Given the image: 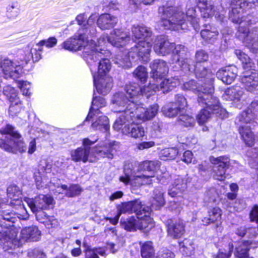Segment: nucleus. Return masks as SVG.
Wrapping results in <instances>:
<instances>
[{"instance_id": "obj_1", "label": "nucleus", "mask_w": 258, "mask_h": 258, "mask_svg": "<svg viewBox=\"0 0 258 258\" xmlns=\"http://www.w3.org/2000/svg\"><path fill=\"white\" fill-rule=\"evenodd\" d=\"M130 40L129 33L122 29H114L110 32L109 36L101 35L98 40V44L95 43L89 53L94 57L93 60L91 61V63L87 62L90 67L91 72H93V66L98 64L97 75L96 76L98 77L106 76V74L111 69L110 60L107 57L110 56L111 53L108 50L105 49L104 46L110 43L116 47H123Z\"/></svg>"}, {"instance_id": "obj_2", "label": "nucleus", "mask_w": 258, "mask_h": 258, "mask_svg": "<svg viewBox=\"0 0 258 258\" xmlns=\"http://www.w3.org/2000/svg\"><path fill=\"white\" fill-rule=\"evenodd\" d=\"M160 165V163L157 161H145L138 167L132 163L126 164L123 173L119 177V181L125 184L130 183L137 187L152 184V178Z\"/></svg>"}, {"instance_id": "obj_3", "label": "nucleus", "mask_w": 258, "mask_h": 258, "mask_svg": "<svg viewBox=\"0 0 258 258\" xmlns=\"http://www.w3.org/2000/svg\"><path fill=\"white\" fill-rule=\"evenodd\" d=\"M6 222L3 223V226L7 227L0 230V244L5 250L14 249L22 245L26 241H37L40 238L41 232L38 227L35 226L26 227L22 229L20 238L17 237L18 231L13 228H9ZM11 224L10 227L13 226Z\"/></svg>"}, {"instance_id": "obj_4", "label": "nucleus", "mask_w": 258, "mask_h": 258, "mask_svg": "<svg viewBox=\"0 0 258 258\" xmlns=\"http://www.w3.org/2000/svg\"><path fill=\"white\" fill-rule=\"evenodd\" d=\"M158 13L161 17L160 24L166 29L176 31L187 29L186 18L196 17L194 8H189L185 15L180 7L166 5L159 8Z\"/></svg>"}, {"instance_id": "obj_5", "label": "nucleus", "mask_w": 258, "mask_h": 258, "mask_svg": "<svg viewBox=\"0 0 258 258\" xmlns=\"http://www.w3.org/2000/svg\"><path fill=\"white\" fill-rule=\"evenodd\" d=\"M96 30L92 27L89 29L78 30L77 33L73 37L70 38L65 41L62 44V47L69 51H77L84 49V57L88 63H91L94 57L91 55L90 50L94 48L95 43L93 38L96 36Z\"/></svg>"}, {"instance_id": "obj_6", "label": "nucleus", "mask_w": 258, "mask_h": 258, "mask_svg": "<svg viewBox=\"0 0 258 258\" xmlns=\"http://www.w3.org/2000/svg\"><path fill=\"white\" fill-rule=\"evenodd\" d=\"M151 46L152 44L149 40L139 41L129 52L118 53L114 57V63L118 67L128 69L132 66L131 57L133 59L139 58L143 62H147L150 60Z\"/></svg>"}, {"instance_id": "obj_7", "label": "nucleus", "mask_w": 258, "mask_h": 258, "mask_svg": "<svg viewBox=\"0 0 258 258\" xmlns=\"http://www.w3.org/2000/svg\"><path fill=\"white\" fill-rule=\"evenodd\" d=\"M154 51L158 54L166 55L172 52L173 59L179 67L187 69V64H183L186 57L187 48L183 45L170 43L162 36H157L154 41L153 46Z\"/></svg>"}, {"instance_id": "obj_8", "label": "nucleus", "mask_w": 258, "mask_h": 258, "mask_svg": "<svg viewBox=\"0 0 258 258\" xmlns=\"http://www.w3.org/2000/svg\"><path fill=\"white\" fill-rule=\"evenodd\" d=\"M0 133L8 135L7 140L0 139V148L9 152L22 153L26 151V145L22 135L10 124L0 126Z\"/></svg>"}, {"instance_id": "obj_9", "label": "nucleus", "mask_w": 258, "mask_h": 258, "mask_svg": "<svg viewBox=\"0 0 258 258\" xmlns=\"http://www.w3.org/2000/svg\"><path fill=\"white\" fill-rule=\"evenodd\" d=\"M182 89L184 90L192 91L197 94L198 101L199 104L206 103L210 106L213 105L216 107L215 110H219L221 111V114L223 116H225V109L220 106L219 100L213 95L214 92L213 86H198L196 82L191 80L185 82L183 84Z\"/></svg>"}, {"instance_id": "obj_10", "label": "nucleus", "mask_w": 258, "mask_h": 258, "mask_svg": "<svg viewBox=\"0 0 258 258\" xmlns=\"http://www.w3.org/2000/svg\"><path fill=\"white\" fill-rule=\"evenodd\" d=\"M136 120L135 113L127 114L126 111L117 117L113 127L116 131L121 130L124 135L136 139L140 138L144 136L145 131L141 124L135 123Z\"/></svg>"}, {"instance_id": "obj_11", "label": "nucleus", "mask_w": 258, "mask_h": 258, "mask_svg": "<svg viewBox=\"0 0 258 258\" xmlns=\"http://www.w3.org/2000/svg\"><path fill=\"white\" fill-rule=\"evenodd\" d=\"M243 13V12L240 15L236 13L237 17L238 15L240 16L238 22H233L230 19V20L233 23L240 24L236 33L237 37L249 48L256 49L258 48V33L256 30L251 32L249 31L246 22L242 20Z\"/></svg>"}, {"instance_id": "obj_12", "label": "nucleus", "mask_w": 258, "mask_h": 258, "mask_svg": "<svg viewBox=\"0 0 258 258\" xmlns=\"http://www.w3.org/2000/svg\"><path fill=\"white\" fill-rule=\"evenodd\" d=\"M24 201L32 212L35 214L37 220L41 223H45L43 221V216L46 217V213L42 210L49 208V206L52 204V198L50 196L39 195L34 199L25 198Z\"/></svg>"}, {"instance_id": "obj_13", "label": "nucleus", "mask_w": 258, "mask_h": 258, "mask_svg": "<svg viewBox=\"0 0 258 258\" xmlns=\"http://www.w3.org/2000/svg\"><path fill=\"white\" fill-rule=\"evenodd\" d=\"M111 102L114 106V111L119 114L118 116H120L126 111L127 114L134 113L133 108L136 107V102L127 98L123 92L114 94L111 99Z\"/></svg>"}, {"instance_id": "obj_14", "label": "nucleus", "mask_w": 258, "mask_h": 258, "mask_svg": "<svg viewBox=\"0 0 258 258\" xmlns=\"http://www.w3.org/2000/svg\"><path fill=\"white\" fill-rule=\"evenodd\" d=\"M187 108L185 98L181 95L175 96V102L170 103L162 108L163 113L168 117H173L181 112H185Z\"/></svg>"}, {"instance_id": "obj_15", "label": "nucleus", "mask_w": 258, "mask_h": 258, "mask_svg": "<svg viewBox=\"0 0 258 258\" xmlns=\"http://www.w3.org/2000/svg\"><path fill=\"white\" fill-rule=\"evenodd\" d=\"M191 60L185 58L184 62H183V64H187V68L184 69L183 67H180V68L184 71L185 73L195 72L196 77L198 79H201L206 82L208 86H212V83L214 79V74L212 73L210 70L207 69L206 67L200 65L197 66L195 65L194 66H190V63L191 62Z\"/></svg>"}, {"instance_id": "obj_16", "label": "nucleus", "mask_w": 258, "mask_h": 258, "mask_svg": "<svg viewBox=\"0 0 258 258\" xmlns=\"http://www.w3.org/2000/svg\"><path fill=\"white\" fill-rule=\"evenodd\" d=\"M22 73L21 64H17L15 62L8 58H5L0 62V76L6 79L18 78Z\"/></svg>"}, {"instance_id": "obj_17", "label": "nucleus", "mask_w": 258, "mask_h": 258, "mask_svg": "<svg viewBox=\"0 0 258 258\" xmlns=\"http://www.w3.org/2000/svg\"><path fill=\"white\" fill-rule=\"evenodd\" d=\"M96 141H91L88 138L83 139V148L79 147L71 151V156L72 160L75 162L82 161L84 163L88 161H92L90 146L94 144Z\"/></svg>"}, {"instance_id": "obj_18", "label": "nucleus", "mask_w": 258, "mask_h": 258, "mask_svg": "<svg viewBox=\"0 0 258 258\" xmlns=\"http://www.w3.org/2000/svg\"><path fill=\"white\" fill-rule=\"evenodd\" d=\"M229 161L228 157L225 156L210 158L211 162L214 164V178L220 181L225 179L226 170L229 166Z\"/></svg>"}, {"instance_id": "obj_19", "label": "nucleus", "mask_w": 258, "mask_h": 258, "mask_svg": "<svg viewBox=\"0 0 258 258\" xmlns=\"http://www.w3.org/2000/svg\"><path fill=\"white\" fill-rule=\"evenodd\" d=\"M159 106L157 104L150 105L147 108L143 107L136 103V107L133 110L135 113L136 119L145 121L153 119L158 113Z\"/></svg>"}, {"instance_id": "obj_20", "label": "nucleus", "mask_w": 258, "mask_h": 258, "mask_svg": "<svg viewBox=\"0 0 258 258\" xmlns=\"http://www.w3.org/2000/svg\"><path fill=\"white\" fill-rule=\"evenodd\" d=\"M252 5L254 6H257L258 0H248V1L245 0H237L232 1L231 4V10L229 13V19L233 22H238L240 16L238 15L237 18L236 13L238 15H240L245 9V6L248 7L250 5L248 8H251L252 7Z\"/></svg>"}, {"instance_id": "obj_21", "label": "nucleus", "mask_w": 258, "mask_h": 258, "mask_svg": "<svg viewBox=\"0 0 258 258\" xmlns=\"http://www.w3.org/2000/svg\"><path fill=\"white\" fill-rule=\"evenodd\" d=\"M199 104L204 107L197 115V120L200 125H203L206 123L211 118L212 113L215 114L217 116L220 117L222 119L226 118L228 116V112L225 110V116H223V115L221 114V111L219 110H215L216 107L213 105L210 106L206 103Z\"/></svg>"}, {"instance_id": "obj_22", "label": "nucleus", "mask_w": 258, "mask_h": 258, "mask_svg": "<svg viewBox=\"0 0 258 258\" xmlns=\"http://www.w3.org/2000/svg\"><path fill=\"white\" fill-rule=\"evenodd\" d=\"M151 209L149 207L144 206L140 213H138V229L147 232L154 226L153 219L150 217Z\"/></svg>"}, {"instance_id": "obj_23", "label": "nucleus", "mask_w": 258, "mask_h": 258, "mask_svg": "<svg viewBox=\"0 0 258 258\" xmlns=\"http://www.w3.org/2000/svg\"><path fill=\"white\" fill-rule=\"evenodd\" d=\"M185 223L181 219L169 220L167 221V235L172 239H178L183 235L185 232Z\"/></svg>"}, {"instance_id": "obj_24", "label": "nucleus", "mask_w": 258, "mask_h": 258, "mask_svg": "<svg viewBox=\"0 0 258 258\" xmlns=\"http://www.w3.org/2000/svg\"><path fill=\"white\" fill-rule=\"evenodd\" d=\"M151 69V77L152 79L158 82L160 79L165 75L169 71L166 62L162 59H155L150 65Z\"/></svg>"}, {"instance_id": "obj_25", "label": "nucleus", "mask_w": 258, "mask_h": 258, "mask_svg": "<svg viewBox=\"0 0 258 258\" xmlns=\"http://www.w3.org/2000/svg\"><path fill=\"white\" fill-rule=\"evenodd\" d=\"M245 97L243 89L238 86L227 89L222 95L225 100L232 101L235 103L239 102L240 104H244Z\"/></svg>"}, {"instance_id": "obj_26", "label": "nucleus", "mask_w": 258, "mask_h": 258, "mask_svg": "<svg viewBox=\"0 0 258 258\" xmlns=\"http://www.w3.org/2000/svg\"><path fill=\"white\" fill-rule=\"evenodd\" d=\"M241 82L247 91L256 92L258 91V73L255 71L245 73L241 78Z\"/></svg>"}, {"instance_id": "obj_27", "label": "nucleus", "mask_w": 258, "mask_h": 258, "mask_svg": "<svg viewBox=\"0 0 258 258\" xmlns=\"http://www.w3.org/2000/svg\"><path fill=\"white\" fill-rule=\"evenodd\" d=\"M93 74L94 84L97 92L105 95L111 90L112 87V79L108 76L97 77Z\"/></svg>"}, {"instance_id": "obj_28", "label": "nucleus", "mask_w": 258, "mask_h": 258, "mask_svg": "<svg viewBox=\"0 0 258 258\" xmlns=\"http://www.w3.org/2000/svg\"><path fill=\"white\" fill-rule=\"evenodd\" d=\"M144 206L142 204V202L138 199L122 203L117 206V210L120 215L121 214H130L133 213H136L137 216L138 213H140Z\"/></svg>"}, {"instance_id": "obj_29", "label": "nucleus", "mask_w": 258, "mask_h": 258, "mask_svg": "<svg viewBox=\"0 0 258 258\" xmlns=\"http://www.w3.org/2000/svg\"><path fill=\"white\" fill-rule=\"evenodd\" d=\"M238 70L235 66L227 67L219 70L216 73L217 78L225 84H231L237 76Z\"/></svg>"}, {"instance_id": "obj_30", "label": "nucleus", "mask_w": 258, "mask_h": 258, "mask_svg": "<svg viewBox=\"0 0 258 258\" xmlns=\"http://www.w3.org/2000/svg\"><path fill=\"white\" fill-rule=\"evenodd\" d=\"M115 142H110L109 140H105L101 143L98 146L93 149L94 153L99 157L112 159L113 157V151L115 150L114 146Z\"/></svg>"}, {"instance_id": "obj_31", "label": "nucleus", "mask_w": 258, "mask_h": 258, "mask_svg": "<svg viewBox=\"0 0 258 258\" xmlns=\"http://www.w3.org/2000/svg\"><path fill=\"white\" fill-rule=\"evenodd\" d=\"M187 187V180L180 176H177L174 179L168 189V195L171 197H175L182 194Z\"/></svg>"}, {"instance_id": "obj_32", "label": "nucleus", "mask_w": 258, "mask_h": 258, "mask_svg": "<svg viewBox=\"0 0 258 258\" xmlns=\"http://www.w3.org/2000/svg\"><path fill=\"white\" fill-rule=\"evenodd\" d=\"M133 39L140 41H148L151 38L152 31L150 28L145 26H133L132 28Z\"/></svg>"}, {"instance_id": "obj_33", "label": "nucleus", "mask_w": 258, "mask_h": 258, "mask_svg": "<svg viewBox=\"0 0 258 258\" xmlns=\"http://www.w3.org/2000/svg\"><path fill=\"white\" fill-rule=\"evenodd\" d=\"M117 23V18L109 14L101 15L97 22L98 26L102 30L112 28L116 25Z\"/></svg>"}, {"instance_id": "obj_34", "label": "nucleus", "mask_w": 258, "mask_h": 258, "mask_svg": "<svg viewBox=\"0 0 258 258\" xmlns=\"http://www.w3.org/2000/svg\"><path fill=\"white\" fill-rule=\"evenodd\" d=\"M200 10L201 16L204 18H209L215 16V18L220 21H223L224 19V14L217 12L215 7L210 2L205 7H200Z\"/></svg>"}, {"instance_id": "obj_35", "label": "nucleus", "mask_w": 258, "mask_h": 258, "mask_svg": "<svg viewBox=\"0 0 258 258\" xmlns=\"http://www.w3.org/2000/svg\"><path fill=\"white\" fill-rule=\"evenodd\" d=\"M219 32L217 29L210 25H205V28L201 31V37L209 43H213L217 39Z\"/></svg>"}, {"instance_id": "obj_36", "label": "nucleus", "mask_w": 258, "mask_h": 258, "mask_svg": "<svg viewBox=\"0 0 258 258\" xmlns=\"http://www.w3.org/2000/svg\"><path fill=\"white\" fill-rule=\"evenodd\" d=\"M238 131L242 139L246 145L248 146L253 145L254 137L249 126L247 125H241L239 127Z\"/></svg>"}, {"instance_id": "obj_37", "label": "nucleus", "mask_w": 258, "mask_h": 258, "mask_svg": "<svg viewBox=\"0 0 258 258\" xmlns=\"http://www.w3.org/2000/svg\"><path fill=\"white\" fill-rule=\"evenodd\" d=\"M164 193V190L161 187L156 188L154 190L151 206L155 210H158L165 204V200L163 197Z\"/></svg>"}, {"instance_id": "obj_38", "label": "nucleus", "mask_w": 258, "mask_h": 258, "mask_svg": "<svg viewBox=\"0 0 258 258\" xmlns=\"http://www.w3.org/2000/svg\"><path fill=\"white\" fill-rule=\"evenodd\" d=\"M159 91L162 90L163 93H166L179 84V81L178 78L172 77L164 79L161 82V79L158 81Z\"/></svg>"}, {"instance_id": "obj_39", "label": "nucleus", "mask_w": 258, "mask_h": 258, "mask_svg": "<svg viewBox=\"0 0 258 258\" xmlns=\"http://www.w3.org/2000/svg\"><path fill=\"white\" fill-rule=\"evenodd\" d=\"M106 103L103 98L101 97H94L92 101V105L89 113L85 121L89 120L90 118L92 117L93 115H95V113L98 114L99 109L105 106Z\"/></svg>"}, {"instance_id": "obj_40", "label": "nucleus", "mask_w": 258, "mask_h": 258, "mask_svg": "<svg viewBox=\"0 0 258 258\" xmlns=\"http://www.w3.org/2000/svg\"><path fill=\"white\" fill-rule=\"evenodd\" d=\"M221 210L218 207L210 209L208 211V216L204 217L202 220L203 224L207 226L211 223H213L220 220L221 216Z\"/></svg>"}, {"instance_id": "obj_41", "label": "nucleus", "mask_w": 258, "mask_h": 258, "mask_svg": "<svg viewBox=\"0 0 258 258\" xmlns=\"http://www.w3.org/2000/svg\"><path fill=\"white\" fill-rule=\"evenodd\" d=\"M125 90L127 98L135 102V100L141 96L142 88L136 83L130 84L126 85Z\"/></svg>"}, {"instance_id": "obj_42", "label": "nucleus", "mask_w": 258, "mask_h": 258, "mask_svg": "<svg viewBox=\"0 0 258 258\" xmlns=\"http://www.w3.org/2000/svg\"><path fill=\"white\" fill-rule=\"evenodd\" d=\"M35 47L33 48V47L31 46V45L30 44L28 45L25 48V50L24 51V59L26 63H27L31 59H32L33 61H37L40 59V51H39V50L35 51Z\"/></svg>"}, {"instance_id": "obj_43", "label": "nucleus", "mask_w": 258, "mask_h": 258, "mask_svg": "<svg viewBox=\"0 0 258 258\" xmlns=\"http://www.w3.org/2000/svg\"><path fill=\"white\" fill-rule=\"evenodd\" d=\"M92 127L95 130L107 133L109 129L107 117L104 115L98 116L97 119L92 124Z\"/></svg>"}, {"instance_id": "obj_44", "label": "nucleus", "mask_w": 258, "mask_h": 258, "mask_svg": "<svg viewBox=\"0 0 258 258\" xmlns=\"http://www.w3.org/2000/svg\"><path fill=\"white\" fill-rule=\"evenodd\" d=\"M120 224L123 228L127 231H135L138 229V220L134 216L126 219H121Z\"/></svg>"}, {"instance_id": "obj_45", "label": "nucleus", "mask_w": 258, "mask_h": 258, "mask_svg": "<svg viewBox=\"0 0 258 258\" xmlns=\"http://www.w3.org/2000/svg\"><path fill=\"white\" fill-rule=\"evenodd\" d=\"M87 19V17L85 16V14H80L76 17V20L78 24L82 26L81 28H80L79 30L85 29L86 27L89 29L91 27H93L96 30L94 25L95 19L93 16H90L86 21Z\"/></svg>"}, {"instance_id": "obj_46", "label": "nucleus", "mask_w": 258, "mask_h": 258, "mask_svg": "<svg viewBox=\"0 0 258 258\" xmlns=\"http://www.w3.org/2000/svg\"><path fill=\"white\" fill-rule=\"evenodd\" d=\"M141 246V253L142 258H154L155 250L151 241H147L143 243L140 242Z\"/></svg>"}, {"instance_id": "obj_47", "label": "nucleus", "mask_w": 258, "mask_h": 258, "mask_svg": "<svg viewBox=\"0 0 258 258\" xmlns=\"http://www.w3.org/2000/svg\"><path fill=\"white\" fill-rule=\"evenodd\" d=\"M47 170H49V169L44 168V166H40L38 169V171L35 173L34 178L35 179L36 184L38 188H42L47 185L49 182V180L44 175H42L40 170L43 172L45 171L47 172Z\"/></svg>"}, {"instance_id": "obj_48", "label": "nucleus", "mask_w": 258, "mask_h": 258, "mask_svg": "<svg viewBox=\"0 0 258 258\" xmlns=\"http://www.w3.org/2000/svg\"><path fill=\"white\" fill-rule=\"evenodd\" d=\"M248 250V241H244L239 242L235 248V255L237 258L249 257Z\"/></svg>"}, {"instance_id": "obj_49", "label": "nucleus", "mask_w": 258, "mask_h": 258, "mask_svg": "<svg viewBox=\"0 0 258 258\" xmlns=\"http://www.w3.org/2000/svg\"><path fill=\"white\" fill-rule=\"evenodd\" d=\"M61 187L66 190L65 194L68 197L78 196L83 191L82 188L79 184H71L69 187L67 185H62Z\"/></svg>"}, {"instance_id": "obj_50", "label": "nucleus", "mask_w": 258, "mask_h": 258, "mask_svg": "<svg viewBox=\"0 0 258 258\" xmlns=\"http://www.w3.org/2000/svg\"><path fill=\"white\" fill-rule=\"evenodd\" d=\"M235 53L238 58L242 62L244 69H251L253 67V63L249 56L240 50L236 49Z\"/></svg>"}, {"instance_id": "obj_51", "label": "nucleus", "mask_w": 258, "mask_h": 258, "mask_svg": "<svg viewBox=\"0 0 258 258\" xmlns=\"http://www.w3.org/2000/svg\"><path fill=\"white\" fill-rule=\"evenodd\" d=\"M159 91V82L153 80L150 81L148 86L142 88V92H141V96L145 94L148 96L152 95L157 91Z\"/></svg>"}, {"instance_id": "obj_52", "label": "nucleus", "mask_w": 258, "mask_h": 258, "mask_svg": "<svg viewBox=\"0 0 258 258\" xmlns=\"http://www.w3.org/2000/svg\"><path fill=\"white\" fill-rule=\"evenodd\" d=\"M178 122L180 125L184 127H193L195 124V118L184 112H181L178 117Z\"/></svg>"}, {"instance_id": "obj_53", "label": "nucleus", "mask_w": 258, "mask_h": 258, "mask_svg": "<svg viewBox=\"0 0 258 258\" xmlns=\"http://www.w3.org/2000/svg\"><path fill=\"white\" fill-rule=\"evenodd\" d=\"M178 153L175 148H165L160 153V158L163 160H167L174 159Z\"/></svg>"}, {"instance_id": "obj_54", "label": "nucleus", "mask_w": 258, "mask_h": 258, "mask_svg": "<svg viewBox=\"0 0 258 258\" xmlns=\"http://www.w3.org/2000/svg\"><path fill=\"white\" fill-rule=\"evenodd\" d=\"M254 114L250 113L247 109L240 114L236 119V123L239 122L247 123L255 118Z\"/></svg>"}, {"instance_id": "obj_55", "label": "nucleus", "mask_w": 258, "mask_h": 258, "mask_svg": "<svg viewBox=\"0 0 258 258\" xmlns=\"http://www.w3.org/2000/svg\"><path fill=\"white\" fill-rule=\"evenodd\" d=\"M85 258H99V255L105 256V251L104 249L98 248H87L85 250Z\"/></svg>"}, {"instance_id": "obj_56", "label": "nucleus", "mask_w": 258, "mask_h": 258, "mask_svg": "<svg viewBox=\"0 0 258 258\" xmlns=\"http://www.w3.org/2000/svg\"><path fill=\"white\" fill-rule=\"evenodd\" d=\"M134 76L141 82L144 83L146 81L148 77V72L145 67L139 66L134 72Z\"/></svg>"}, {"instance_id": "obj_57", "label": "nucleus", "mask_w": 258, "mask_h": 258, "mask_svg": "<svg viewBox=\"0 0 258 258\" xmlns=\"http://www.w3.org/2000/svg\"><path fill=\"white\" fill-rule=\"evenodd\" d=\"M57 43V40L55 37H50L47 40H42L35 45V51L39 50L41 51L42 46L45 45L48 48L53 47Z\"/></svg>"}, {"instance_id": "obj_58", "label": "nucleus", "mask_w": 258, "mask_h": 258, "mask_svg": "<svg viewBox=\"0 0 258 258\" xmlns=\"http://www.w3.org/2000/svg\"><path fill=\"white\" fill-rule=\"evenodd\" d=\"M196 62L197 66L201 65L200 63L206 62L209 59V55L205 50L201 49L197 51L195 55Z\"/></svg>"}, {"instance_id": "obj_59", "label": "nucleus", "mask_w": 258, "mask_h": 258, "mask_svg": "<svg viewBox=\"0 0 258 258\" xmlns=\"http://www.w3.org/2000/svg\"><path fill=\"white\" fill-rule=\"evenodd\" d=\"M180 251L188 255L191 253L192 250L191 242L188 239H184L179 243Z\"/></svg>"}, {"instance_id": "obj_60", "label": "nucleus", "mask_w": 258, "mask_h": 258, "mask_svg": "<svg viewBox=\"0 0 258 258\" xmlns=\"http://www.w3.org/2000/svg\"><path fill=\"white\" fill-rule=\"evenodd\" d=\"M18 87L20 89L23 95L30 96L31 95V85L27 81H20L18 83Z\"/></svg>"}, {"instance_id": "obj_61", "label": "nucleus", "mask_w": 258, "mask_h": 258, "mask_svg": "<svg viewBox=\"0 0 258 258\" xmlns=\"http://www.w3.org/2000/svg\"><path fill=\"white\" fill-rule=\"evenodd\" d=\"M20 13V9L17 5H12L8 8L7 16L10 18L17 17Z\"/></svg>"}, {"instance_id": "obj_62", "label": "nucleus", "mask_w": 258, "mask_h": 258, "mask_svg": "<svg viewBox=\"0 0 258 258\" xmlns=\"http://www.w3.org/2000/svg\"><path fill=\"white\" fill-rule=\"evenodd\" d=\"M21 102L20 103H17L16 104H11L9 110V115L13 117L17 115V114L21 111Z\"/></svg>"}, {"instance_id": "obj_63", "label": "nucleus", "mask_w": 258, "mask_h": 258, "mask_svg": "<svg viewBox=\"0 0 258 258\" xmlns=\"http://www.w3.org/2000/svg\"><path fill=\"white\" fill-rule=\"evenodd\" d=\"M161 174H158L157 179L159 180L162 184H166L167 181L170 177V175L169 172L167 171L165 169H161Z\"/></svg>"}, {"instance_id": "obj_64", "label": "nucleus", "mask_w": 258, "mask_h": 258, "mask_svg": "<svg viewBox=\"0 0 258 258\" xmlns=\"http://www.w3.org/2000/svg\"><path fill=\"white\" fill-rule=\"evenodd\" d=\"M247 110L254 114L256 117L258 114V99H254L252 101Z\"/></svg>"}]
</instances>
